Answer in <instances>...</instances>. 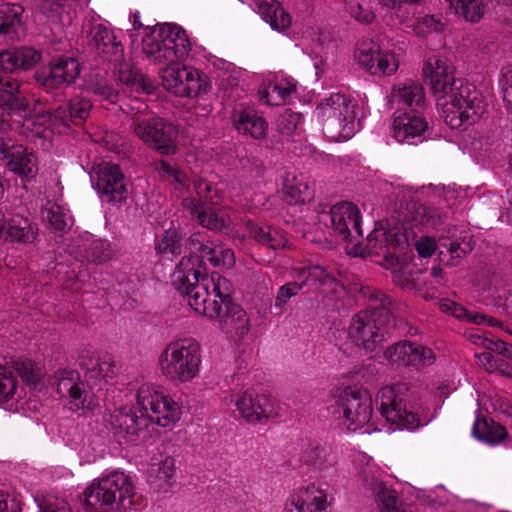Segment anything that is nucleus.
I'll return each instance as SVG.
<instances>
[{
  "instance_id": "f257e3e1",
  "label": "nucleus",
  "mask_w": 512,
  "mask_h": 512,
  "mask_svg": "<svg viewBox=\"0 0 512 512\" xmlns=\"http://www.w3.org/2000/svg\"><path fill=\"white\" fill-rule=\"evenodd\" d=\"M197 255L184 256L176 266L172 283L197 313L218 323L231 339L242 340L249 332L246 311L231 298L229 280L217 272L206 274Z\"/></svg>"
},
{
  "instance_id": "f03ea898",
  "label": "nucleus",
  "mask_w": 512,
  "mask_h": 512,
  "mask_svg": "<svg viewBox=\"0 0 512 512\" xmlns=\"http://www.w3.org/2000/svg\"><path fill=\"white\" fill-rule=\"evenodd\" d=\"M430 89L441 106V114L452 129H467L485 111L481 93L474 85L456 79L453 67L445 59L430 57L424 66Z\"/></svg>"
},
{
  "instance_id": "7ed1b4c3",
  "label": "nucleus",
  "mask_w": 512,
  "mask_h": 512,
  "mask_svg": "<svg viewBox=\"0 0 512 512\" xmlns=\"http://www.w3.org/2000/svg\"><path fill=\"white\" fill-rule=\"evenodd\" d=\"M136 400L141 415L128 406L116 409L110 415V429L119 442H136L151 423L167 428L180 420L181 407L160 386L142 384L137 390Z\"/></svg>"
},
{
  "instance_id": "20e7f679",
  "label": "nucleus",
  "mask_w": 512,
  "mask_h": 512,
  "mask_svg": "<svg viewBox=\"0 0 512 512\" xmlns=\"http://www.w3.org/2000/svg\"><path fill=\"white\" fill-rule=\"evenodd\" d=\"M361 292L369 301V309L357 313L348 329L342 331L346 335L343 345L345 351L358 348L373 352L385 341L384 322L391 314L392 301L375 288L363 287Z\"/></svg>"
},
{
  "instance_id": "39448f33",
  "label": "nucleus",
  "mask_w": 512,
  "mask_h": 512,
  "mask_svg": "<svg viewBox=\"0 0 512 512\" xmlns=\"http://www.w3.org/2000/svg\"><path fill=\"white\" fill-rule=\"evenodd\" d=\"M141 496L132 478L123 471H112L83 491L85 507L96 512H131L137 510Z\"/></svg>"
},
{
  "instance_id": "423d86ee",
  "label": "nucleus",
  "mask_w": 512,
  "mask_h": 512,
  "mask_svg": "<svg viewBox=\"0 0 512 512\" xmlns=\"http://www.w3.org/2000/svg\"><path fill=\"white\" fill-rule=\"evenodd\" d=\"M47 104L46 98L36 99L30 112L33 116L25 122V126L40 138H48L54 129L67 128L70 124L82 125L92 109L91 101L82 96H75L57 108H46Z\"/></svg>"
},
{
  "instance_id": "0eeeda50",
  "label": "nucleus",
  "mask_w": 512,
  "mask_h": 512,
  "mask_svg": "<svg viewBox=\"0 0 512 512\" xmlns=\"http://www.w3.org/2000/svg\"><path fill=\"white\" fill-rule=\"evenodd\" d=\"M357 101L343 92H331L315 108L323 133L332 141L350 139L356 132Z\"/></svg>"
},
{
  "instance_id": "6e6552de",
  "label": "nucleus",
  "mask_w": 512,
  "mask_h": 512,
  "mask_svg": "<svg viewBox=\"0 0 512 512\" xmlns=\"http://www.w3.org/2000/svg\"><path fill=\"white\" fill-rule=\"evenodd\" d=\"M201 347L194 338L170 341L158 357L159 370L166 379L189 382L199 375Z\"/></svg>"
},
{
  "instance_id": "1a4fd4ad",
  "label": "nucleus",
  "mask_w": 512,
  "mask_h": 512,
  "mask_svg": "<svg viewBox=\"0 0 512 512\" xmlns=\"http://www.w3.org/2000/svg\"><path fill=\"white\" fill-rule=\"evenodd\" d=\"M191 51V43L181 27L163 24L146 33L142 39V52L154 63L183 60Z\"/></svg>"
},
{
  "instance_id": "9d476101",
  "label": "nucleus",
  "mask_w": 512,
  "mask_h": 512,
  "mask_svg": "<svg viewBox=\"0 0 512 512\" xmlns=\"http://www.w3.org/2000/svg\"><path fill=\"white\" fill-rule=\"evenodd\" d=\"M404 385L382 387L376 395V405L381 416L389 423L396 425L399 429L413 431L420 426L428 424L427 417L422 418L419 414L408 407Z\"/></svg>"
},
{
  "instance_id": "9b49d317",
  "label": "nucleus",
  "mask_w": 512,
  "mask_h": 512,
  "mask_svg": "<svg viewBox=\"0 0 512 512\" xmlns=\"http://www.w3.org/2000/svg\"><path fill=\"white\" fill-rule=\"evenodd\" d=\"M404 385L382 387L376 395V405L381 416L389 423L396 425L399 429L413 431L420 426L428 424L427 417L422 418L419 414L408 407Z\"/></svg>"
},
{
  "instance_id": "f8f14e48",
  "label": "nucleus",
  "mask_w": 512,
  "mask_h": 512,
  "mask_svg": "<svg viewBox=\"0 0 512 512\" xmlns=\"http://www.w3.org/2000/svg\"><path fill=\"white\" fill-rule=\"evenodd\" d=\"M335 407V412L344 419L349 430L365 428L364 432L370 433L376 429L372 422L373 399L367 390L355 386L346 387L337 396Z\"/></svg>"
},
{
  "instance_id": "ddd939ff",
  "label": "nucleus",
  "mask_w": 512,
  "mask_h": 512,
  "mask_svg": "<svg viewBox=\"0 0 512 512\" xmlns=\"http://www.w3.org/2000/svg\"><path fill=\"white\" fill-rule=\"evenodd\" d=\"M53 385L57 394L68 400L71 411H92L98 406V399L87 382L75 369L62 368L55 371Z\"/></svg>"
},
{
  "instance_id": "4468645a",
  "label": "nucleus",
  "mask_w": 512,
  "mask_h": 512,
  "mask_svg": "<svg viewBox=\"0 0 512 512\" xmlns=\"http://www.w3.org/2000/svg\"><path fill=\"white\" fill-rule=\"evenodd\" d=\"M163 86L178 97L194 98L210 89L206 76L191 66L169 63L161 71Z\"/></svg>"
},
{
  "instance_id": "2eb2a0df",
  "label": "nucleus",
  "mask_w": 512,
  "mask_h": 512,
  "mask_svg": "<svg viewBox=\"0 0 512 512\" xmlns=\"http://www.w3.org/2000/svg\"><path fill=\"white\" fill-rule=\"evenodd\" d=\"M80 74V63L71 56H57L49 61V64L36 71L35 80L47 93L56 92L70 86Z\"/></svg>"
},
{
  "instance_id": "dca6fc26",
  "label": "nucleus",
  "mask_w": 512,
  "mask_h": 512,
  "mask_svg": "<svg viewBox=\"0 0 512 512\" xmlns=\"http://www.w3.org/2000/svg\"><path fill=\"white\" fill-rule=\"evenodd\" d=\"M134 133L145 144L163 155L176 152L177 131L174 126L159 117L134 120Z\"/></svg>"
},
{
  "instance_id": "f3484780",
  "label": "nucleus",
  "mask_w": 512,
  "mask_h": 512,
  "mask_svg": "<svg viewBox=\"0 0 512 512\" xmlns=\"http://www.w3.org/2000/svg\"><path fill=\"white\" fill-rule=\"evenodd\" d=\"M410 238L405 224L398 220L380 221L367 237L369 255L393 254L397 248L403 247Z\"/></svg>"
},
{
  "instance_id": "a211bd4d",
  "label": "nucleus",
  "mask_w": 512,
  "mask_h": 512,
  "mask_svg": "<svg viewBox=\"0 0 512 512\" xmlns=\"http://www.w3.org/2000/svg\"><path fill=\"white\" fill-rule=\"evenodd\" d=\"M232 404L235 407L233 412L238 413L235 417L252 425L263 423L277 415L271 399L258 395L253 390L231 394L228 405Z\"/></svg>"
},
{
  "instance_id": "6ab92c4d",
  "label": "nucleus",
  "mask_w": 512,
  "mask_h": 512,
  "mask_svg": "<svg viewBox=\"0 0 512 512\" xmlns=\"http://www.w3.org/2000/svg\"><path fill=\"white\" fill-rule=\"evenodd\" d=\"M355 59L360 66L372 75L390 76L399 67L397 55L374 41H362L357 45Z\"/></svg>"
},
{
  "instance_id": "aec40b11",
  "label": "nucleus",
  "mask_w": 512,
  "mask_h": 512,
  "mask_svg": "<svg viewBox=\"0 0 512 512\" xmlns=\"http://www.w3.org/2000/svg\"><path fill=\"white\" fill-rule=\"evenodd\" d=\"M319 221L331 225L334 233L343 240L352 242L355 233L363 236L361 229V214L359 208L351 202H340L331 207L329 212H321Z\"/></svg>"
},
{
  "instance_id": "412c9836",
  "label": "nucleus",
  "mask_w": 512,
  "mask_h": 512,
  "mask_svg": "<svg viewBox=\"0 0 512 512\" xmlns=\"http://www.w3.org/2000/svg\"><path fill=\"white\" fill-rule=\"evenodd\" d=\"M0 159L6 161L10 171L22 178H32L37 172L34 155L10 136L0 137Z\"/></svg>"
},
{
  "instance_id": "4be33fe9",
  "label": "nucleus",
  "mask_w": 512,
  "mask_h": 512,
  "mask_svg": "<svg viewBox=\"0 0 512 512\" xmlns=\"http://www.w3.org/2000/svg\"><path fill=\"white\" fill-rule=\"evenodd\" d=\"M95 189L107 202H120L125 199V177L118 165L101 163L96 170Z\"/></svg>"
},
{
  "instance_id": "5701e85b",
  "label": "nucleus",
  "mask_w": 512,
  "mask_h": 512,
  "mask_svg": "<svg viewBox=\"0 0 512 512\" xmlns=\"http://www.w3.org/2000/svg\"><path fill=\"white\" fill-rule=\"evenodd\" d=\"M69 253L80 262L102 263L111 257L109 243L89 233L74 238L68 246Z\"/></svg>"
},
{
  "instance_id": "b1692460",
  "label": "nucleus",
  "mask_w": 512,
  "mask_h": 512,
  "mask_svg": "<svg viewBox=\"0 0 512 512\" xmlns=\"http://www.w3.org/2000/svg\"><path fill=\"white\" fill-rule=\"evenodd\" d=\"M378 470L371 465L362 467L358 475L365 488L375 493L376 501L381 512H405L399 504L395 492L388 489L385 484L379 480Z\"/></svg>"
},
{
  "instance_id": "393cba45",
  "label": "nucleus",
  "mask_w": 512,
  "mask_h": 512,
  "mask_svg": "<svg viewBox=\"0 0 512 512\" xmlns=\"http://www.w3.org/2000/svg\"><path fill=\"white\" fill-rule=\"evenodd\" d=\"M187 244L192 253L200 252L215 267L231 268L235 264L233 250L209 241L204 232L193 233Z\"/></svg>"
},
{
  "instance_id": "a878e982",
  "label": "nucleus",
  "mask_w": 512,
  "mask_h": 512,
  "mask_svg": "<svg viewBox=\"0 0 512 512\" xmlns=\"http://www.w3.org/2000/svg\"><path fill=\"white\" fill-rule=\"evenodd\" d=\"M428 128L423 112L397 110L393 119V137L401 143H412Z\"/></svg>"
},
{
  "instance_id": "bb28decb",
  "label": "nucleus",
  "mask_w": 512,
  "mask_h": 512,
  "mask_svg": "<svg viewBox=\"0 0 512 512\" xmlns=\"http://www.w3.org/2000/svg\"><path fill=\"white\" fill-rule=\"evenodd\" d=\"M78 361L85 377L92 381H102L113 378L116 375L115 361L109 356H100L90 349H83Z\"/></svg>"
},
{
  "instance_id": "cd10ccee",
  "label": "nucleus",
  "mask_w": 512,
  "mask_h": 512,
  "mask_svg": "<svg viewBox=\"0 0 512 512\" xmlns=\"http://www.w3.org/2000/svg\"><path fill=\"white\" fill-rule=\"evenodd\" d=\"M233 127L245 136L260 140L266 136L268 124L264 117L250 107H236L231 115Z\"/></svg>"
},
{
  "instance_id": "c85d7f7f",
  "label": "nucleus",
  "mask_w": 512,
  "mask_h": 512,
  "mask_svg": "<svg viewBox=\"0 0 512 512\" xmlns=\"http://www.w3.org/2000/svg\"><path fill=\"white\" fill-rule=\"evenodd\" d=\"M391 101L398 110L423 112L426 106L425 90L421 84L407 81L393 87Z\"/></svg>"
},
{
  "instance_id": "c756f323",
  "label": "nucleus",
  "mask_w": 512,
  "mask_h": 512,
  "mask_svg": "<svg viewBox=\"0 0 512 512\" xmlns=\"http://www.w3.org/2000/svg\"><path fill=\"white\" fill-rule=\"evenodd\" d=\"M438 249L440 260L448 266H455L473 250V245L470 236H458L457 229H453L451 236L439 238Z\"/></svg>"
},
{
  "instance_id": "7c9ffc66",
  "label": "nucleus",
  "mask_w": 512,
  "mask_h": 512,
  "mask_svg": "<svg viewBox=\"0 0 512 512\" xmlns=\"http://www.w3.org/2000/svg\"><path fill=\"white\" fill-rule=\"evenodd\" d=\"M148 482L158 493H172L177 485L176 460L167 456L157 464H153L148 472Z\"/></svg>"
},
{
  "instance_id": "2f4dec72",
  "label": "nucleus",
  "mask_w": 512,
  "mask_h": 512,
  "mask_svg": "<svg viewBox=\"0 0 512 512\" xmlns=\"http://www.w3.org/2000/svg\"><path fill=\"white\" fill-rule=\"evenodd\" d=\"M41 59V52L32 47L22 46L0 52V71L13 73L19 69L27 70Z\"/></svg>"
},
{
  "instance_id": "473e14b6",
  "label": "nucleus",
  "mask_w": 512,
  "mask_h": 512,
  "mask_svg": "<svg viewBox=\"0 0 512 512\" xmlns=\"http://www.w3.org/2000/svg\"><path fill=\"white\" fill-rule=\"evenodd\" d=\"M91 47L109 60L119 61L123 57V45L108 27L98 24L91 29Z\"/></svg>"
},
{
  "instance_id": "72a5a7b5",
  "label": "nucleus",
  "mask_w": 512,
  "mask_h": 512,
  "mask_svg": "<svg viewBox=\"0 0 512 512\" xmlns=\"http://www.w3.org/2000/svg\"><path fill=\"white\" fill-rule=\"evenodd\" d=\"M0 108L24 115L31 112L27 100L21 95L17 80L0 77Z\"/></svg>"
},
{
  "instance_id": "f704fd0d",
  "label": "nucleus",
  "mask_w": 512,
  "mask_h": 512,
  "mask_svg": "<svg viewBox=\"0 0 512 512\" xmlns=\"http://www.w3.org/2000/svg\"><path fill=\"white\" fill-rule=\"evenodd\" d=\"M300 461L317 471H325L335 464L331 448L317 441H309L303 448Z\"/></svg>"
},
{
  "instance_id": "c9c22d12",
  "label": "nucleus",
  "mask_w": 512,
  "mask_h": 512,
  "mask_svg": "<svg viewBox=\"0 0 512 512\" xmlns=\"http://www.w3.org/2000/svg\"><path fill=\"white\" fill-rule=\"evenodd\" d=\"M188 206L191 214L199 224L210 230H220L226 226V218L222 211L214 206L194 198L188 199Z\"/></svg>"
},
{
  "instance_id": "e433bc0d",
  "label": "nucleus",
  "mask_w": 512,
  "mask_h": 512,
  "mask_svg": "<svg viewBox=\"0 0 512 512\" xmlns=\"http://www.w3.org/2000/svg\"><path fill=\"white\" fill-rule=\"evenodd\" d=\"M23 12L24 9L19 4L8 2L0 4V37L10 41L18 38Z\"/></svg>"
},
{
  "instance_id": "4c0bfd02",
  "label": "nucleus",
  "mask_w": 512,
  "mask_h": 512,
  "mask_svg": "<svg viewBox=\"0 0 512 512\" xmlns=\"http://www.w3.org/2000/svg\"><path fill=\"white\" fill-rule=\"evenodd\" d=\"M257 11L269 25L278 31L285 30L291 25V17L276 0H258Z\"/></svg>"
},
{
  "instance_id": "58836bf2",
  "label": "nucleus",
  "mask_w": 512,
  "mask_h": 512,
  "mask_svg": "<svg viewBox=\"0 0 512 512\" xmlns=\"http://www.w3.org/2000/svg\"><path fill=\"white\" fill-rule=\"evenodd\" d=\"M5 239L10 242L30 243L35 239L36 228L31 225L27 218L16 215L1 224Z\"/></svg>"
},
{
  "instance_id": "ea45409f",
  "label": "nucleus",
  "mask_w": 512,
  "mask_h": 512,
  "mask_svg": "<svg viewBox=\"0 0 512 512\" xmlns=\"http://www.w3.org/2000/svg\"><path fill=\"white\" fill-rule=\"evenodd\" d=\"M296 490L311 512H326L332 504L328 499L327 490L320 484L309 483Z\"/></svg>"
},
{
  "instance_id": "a19ab883",
  "label": "nucleus",
  "mask_w": 512,
  "mask_h": 512,
  "mask_svg": "<svg viewBox=\"0 0 512 512\" xmlns=\"http://www.w3.org/2000/svg\"><path fill=\"white\" fill-rule=\"evenodd\" d=\"M296 90L295 85L286 78L276 79L269 82L266 87L260 91L261 100L267 105L280 106L284 104L290 95Z\"/></svg>"
},
{
  "instance_id": "79ce46f5",
  "label": "nucleus",
  "mask_w": 512,
  "mask_h": 512,
  "mask_svg": "<svg viewBox=\"0 0 512 512\" xmlns=\"http://www.w3.org/2000/svg\"><path fill=\"white\" fill-rule=\"evenodd\" d=\"M454 13L465 21L478 23L485 15L489 0H445Z\"/></svg>"
},
{
  "instance_id": "37998d69",
  "label": "nucleus",
  "mask_w": 512,
  "mask_h": 512,
  "mask_svg": "<svg viewBox=\"0 0 512 512\" xmlns=\"http://www.w3.org/2000/svg\"><path fill=\"white\" fill-rule=\"evenodd\" d=\"M472 433L477 439L491 445L502 442L508 436L504 426L496 423L492 419L486 418H477L473 425Z\"/></svg>"
},
{
  "instance_id": "c03bdc74",
  "label": "nucleus",
  "mask_w": 512,
  "mask_h": 512,
  "mask_svg": "<svg viewBox=\"0 0 512 512\" xmlns=\"http://www.w3.org/2000/svg\"><path fill=\"white\" fill-rule=\"evenodd\" d=\"M247 228L252 238L273 250L286 246L287 240L285 237L277 230L272 229L269 225L248 221Z\"/></svg>"
},
{
  "instance_id": "a18cd8bd",
  "label": "nucleus",
  "mask_w": 512,
  "mask_h": 512,
  "mask_svg": "<svg viewBox=\"0 0 512 512\" xmlns=\"http://www.w3.org/2000/svg\"><path fill=\"white\" fill-rule=\"evenodd\" d=\"M308 186L297 176L287 175L283 185L284 200L289 205L304 203L307 197Z\"/></svg>"
},
{
  "instance_id": "49530a36",
  "label": "nucleus",
  "mask_w": 512,
  "mask_h": 512,
  "mask_svg": "<svg viewBox=\"0 0 512 512\" xmlns=\"http://www.w3.org/2000/svg\"><path fill=\"white\" fill-rule=\"evenodd\" d=\"M156 249L167 259H173L181 253V236L175 229L166 230L158 240Z\"/></svg>"
},
{
  "instance_id": "de8ad7c7",
  "label": "nucleus",
  "mask_w": 512,
  "mask_h": 512,
  "mask_svg": "<svg viewBox=\"0 0 512 512\" xmlns=\"http://www.w3.org/2000/svg\"><path fill=\"white\" fill-rule=\"evenodd\" d=\"M413 343L401 341L388 347L384 352V358L393 364L410 366Z\"/></svg>"
},
{
  "instance_id": "09e8293b",
  "label": "nucleus",
  "mask_w": 512,
  "mask_h": 512,
  "mask_svg": "<svg viewBox=\"0 0 512 512\" xmlns=\"http://www.w3.org/2000/svg\"><path fill=\"white\" fill-rule=\"evenodd\" d=\"M156 170L163 179L174 184L176 189L184 190L189 187V179L186 174L169 162L160 161L156 164Z\"/></svg>"
},
{
  "instance_id": "8fccbe9b",
  "label": "nucleus",
  "mask_w": 512,
  "mask_h": 512,
  "mask_svg": "<svg viewBox=\"0 0 512 512\" xmlns=\"http://www.w3.org/2000/svg\"><path fill=\"white\" fill-rule=\"evenodd\" d=\"M17 379L12 371L0 365V403H8L15 399Z\"/></svg>"
},
{
  "instance_id": "3c124183",
  "label": "nucleus",
  "mask_w": 512,
  "mask_h": 512,
  "mask_svg": "<svg viewBox=\"0 0 512 512\" xmlns=\"http://www.w3.org/2000/svg\"><path fill=\"white\" fill-rule=\"evenodd\" d=\"M444 29V25L440 19L433 15H425L416 19L412 25L414 34L418 37H426L432 33H440Z\"/></svg>"
},
{
  "instance_id": "603ef678",
  "label": "nucleus",
  "mask_w": 512,
  "mask_h": 512,
  "mask_svg": "<svg viewBox=\"0 0 512 512\" xmlns=\"http://www.w3.org/2000/svg\"><path fill=\"white\" fill-rule=\"evenodd\" d=\"M47 219L50 225L60 232H64L73 224V218L69 210L58 204H54L49 208Z\"/></svg>"
},
{
  "instance_id": "864d4df0",
  "label": "nucleus",
  "mask_w": 512,
  "mask_h": 512,
  "mask_svg": "<svg viewBox=\"0 0 512 512\" xmlns=\"http://www.w3.org/2000/svg\"><path fill=\"white\" fill-rule=\"evenodd\" d=\"M194 189L198 196V198H195L196 200H200L211 205L219 204L220 195L212 183L200 178L194 181Z\"/></svg>"
},
{
  "instance_id": "5fc2aeb1",
  "label": "nucleus",
  "mask_w": 512,
  "mask_h": 512,
  "mask_svg": "<svg viewBox=\"0 0 512 512\" xmlns=\"http://www.w3.org/2000/svg\"><path fill=\"white\" fill-rule=\"evenodd\" d=\"M435 361V355L432 349L421 344L413 343V352L411 353V365L417 369L430 366Z\"/></svg>"
},
{
  "instance_id": "6e6d98bb",
  "label": "nucleus",
  "mask_w": 512,
  "mask_h": 512,
  "mask_svg": "<svg viewBox=\"0 0 512 512\" xmlns=\"http://www.w3.org/2000/svg\"><path fill=\"white\" fill-rule=\"evenodd\" d=\"M119 80L128 86L141 88L148 93H150L153 88L152 84L147 83V80L139 71L132 69L120 70Z\"/></svg>"
},
{
  "instance_id": "4d7b16f0",
  "label": "nucleus",
  "mask_w": 512,
  "mask_h": 512,
  "mask_svg": "<svg viewBox=\"0 0 512 512\" xmlns=\"http://www.w3.org/2000/svg\"><path fill=\"white\" fill-rule=\"evenodd\" d=\"M89 90L94 95L111 104L116 103L118 100V92L105 81H99L90 85Z\"/></svg>"
},
{
  "instance_id": "13d9d810",
  "label": "nucleus",
  "mask_w": 512,
  "mask_h": 512,
  "mask_svg": "<svg viewBox=\"0 0 512 512\" xmlns=\"http://www.w3.org/2000/svg\"><path fill=\"white\" fill-rule=\"evenodd\" d=\"M301 289L302 284L295 281L281 286L275 298V306L280 308L283 307L289 299L296 296Z\"/></svg>"
},
{
  "instance_id": "bf43d9fd",
  "label": "nucleus",
  "mask_w": 512,
  "mask_h": 512,
  "mask_svg": "<svg viewBox=\"0 0 512 512\" xmlns=\"http://www.w3.org/2000/svg\"><path fill=\"white\" fill-rule=\"evenodd\" d=\"M500 86L505 107L512 114V67L503 70Z\"/></svg>"
},
{
  "instance_id": "052dcab7",
  "label": "nucleus",
  "mask_w": 512,
  "mask_h": 512,
  "mask_svg": "<svg viewBox=\"0 0 512 512\" xmlns=\"http://www.w3.org/2000/svg\"><path fill=\"white\" fill-rule=\"evenodd\" d=\"M347 9L352 18L364 24L371 23L375 18L374 12L369 7H363L357 2H350Z\"/></svg>"
},
{
  "instance_id": "680f3d73",
  "label": "nucleus",
  "mask_w": 512,
  "mask_h": 512,
  "mask_svg": "<svg viewBox=\"0 0 512 512\" xmlns=\"http://www.w3.org/2000/svg\"><path fill=\"white\" fill-rule=\"evenodd\" d=\"M284 512H311L308 508H306V505L302 498L300 497L299 493L296 489H294L287 497L285 504H284Z\"/></svg>"
},
{
  "instance_id": "e2e57ef3",
  "label": "nucleus",
  "mask_w": 512,
  "mask_h": 512,
  "mask_svg": "<svg viewBox=\"0 0 512 512\" xmlns=\"http://www.w3.org/2000/svg\"><path fill=\"white\" fill-rule=\"evenodd\" d=\"M467 339L474 345L487 349L491 345V339L488 332L479 328H471L466 332Z\"/></svg>"
},
{
  "instance_id": "0e129e2a",
  "label": "nucleus",
  "mask_w": 512,
  "mask_h": 512,
  "mask_svg": "<svg viewBox=\"0 0 512 512\" xmlns=\"http://www.w3.org/2000/svg\"><path fill=\"white\" fill-rule=\"evenodd\" d=\"M39 507L40 512H72L67 501L60 498H49Z\"/></svg>"
},
{
  "instance_id": "69168bd1",
  "label": "nucleus",
  "mask_w": 512,
  "mask_h": 512,
  "mask_svg": "<svg viewBox=\"0 0 512 512\" xmlns=\"http://www.w3.org/2000/svg\"><path fill=\"white\" fill-rule=\"evenodd\" d=\"M415 248L420 257L427 258L435 253L438 246L432 238L425 236L416 241Z\"/></svg>"
},
{
  "instance_id": "338daca9",
  "label": "nucleus",
  "mask_w": 512,
  "mask_h": 512,
  "mask_svg": "<svg viewBox=\"0 0 512 512\" xmlns=\"http://www.w3.org/2000/svg\"><path fill=\"white\" fill-rule=\"evenodd\" d=\"M19 372L23 380L28 384L35 385L40 381L41 371L39 369L35 370L30 362L23 363L22 369H19Z\"/></svg>"
},
{
  "instance_id": "774afa93",
  "label": "nucleus",
  "mask_w": 512,
  "mask_h": 512,
  "mask_svg": "<svg viewBox=\"0 0 512 512\" xmlns=\"http://www.w3.org/2000/svg\"><path fill=\"white\" fill-rule=\"evenodd\" d=\"M476 357L478 358L479 363L485 368L486 371L496 372L499 359L495 358L491 352H482L476 354Z\"/></svg>"
}]
</instances>
